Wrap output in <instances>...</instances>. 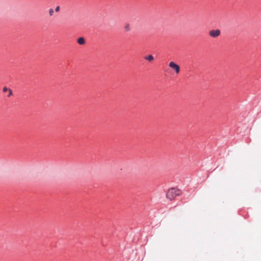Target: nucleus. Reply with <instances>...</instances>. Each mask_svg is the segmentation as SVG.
Returning <instances> with one entry per match:
<instances>
[{"label":"nucleus","instance_id":"obj_1","mask_svg":"<svg viewBox=\"0 0 261 261\" xmlns=\"http://www.w3.org/2000/svg\"><path fill=\"white\" fill-rule=\"evenodd\" d=\"M181 191L176 188H171L168 190L166 194V197L170 200H173L176 196L180 195Z\"/></svg>","mask_w":261,"mask_h":261},{"label":"nucleus","instance_id":"obj_2","mask_svg":"<svg viewBox=\"0 0 261 261\" xmlns=\"http://www.w3.org/2000/svg\"><path fill=\"white\" fill-rule=\"evenodd\" d=\"M169 66L173 70L175 71L176 74H178L180 72V67L178 65L175 63L174 62H170L169 64Z\"/></svg>","mask_w":261,"mask_h":261},{"label":"nucleus","instance_id":"obj_3","mask_svg":"<svg viewBox=\"0 0 261 261\" xmlns=\"http://www.w3.org/2000/svg\"><path fill=\"white\" fill-rule=\"evenodd\" d=\"M221 34V31L219 29L212 30L209 32V35L211 37L213 38H217Z\"/></svg>","mask_w":261,"mask_h":261},{"label":"nucleus","instance_id":"obj_4","mask_svg":"<svg viewBox=\"0 0 261 261\" xmlns=\"http://www.w3.org/2000/svg\"><path fill=\"white\" fill-rule=\"evenodd\" d=\"M77 42L80 45H84L86 43L85 40L83 37H80L77 40Z\"/></svg>","mask_w":261,"mask_h":261},{"label":"nucleus","instance_id":"obj_5","mask_svg":"<svg viewBox=\"0 0 261 261\" xmlns=\"http://www.w3.org/2000/svg\"><path fill=\"white\" fill-rule=\"evenodd\" d=\"M144 59L146 60H147L149 62H152L154 60V58L151 55H149L147 56H145L144 57Z\"/></svg>","mask_w":261,"mask_h":261},{"label":"nucleus","instance_id":"obj_6","mask_svg":"<svg viewBox=\"0 0 261 261\" xmlns=\"http://www.w3.org/2000/svg\"><path fill=\"white\" fill-rule=\"evenodd\" d=\"M48 13H49V16H52L53 15V14H54V9H52V8L49 9Z\"/></svg>","mask_w":261,"mask_h":261},{"label":"nucleus","instance_id":"obj_7","mask_svg":"<svg viewBox=\"0 0 261 261\" xmlns=\"http://www.w3.org/2000/svg\"><path fill=\"white\" fill-rule=\"evenodd\" d=\"M124 29L126 31H129L130 29L129 24H126L124 26Z\"/></svg>","mask_w":261,"mask_h":261},{"label":"nucleus","instance_id":"obj_8","mask_svg":"<svg viewBox=\"0 0 261 261\" xmlns=\"http://www.w3.org/2000/svg\"><path fill=\"white\" fill-rule=\"evenodd\" d=\"M12 95V91L11 89H9V94L8 95V97H10Z\"/></svg>","mask_w":261,"mask_h":261},{"label":"nucleus","instance_id":"obj_9","mask_svg":"<svg viewBox=\"0 0 261 261\" xmlns=\"http://www.w3.org/2000/svg\"><path fill=\"white\" fill-rule=\"evenodd\" d=\"M60 6H57V7H56V9H55V11H56V12H59V11H60Z\"/></svg>","mask_w":261,"mask_h":261},{"label":"nucleus","instance_id":"obj_10","mask_svg":"<svg viewBox=\"0 0 261 261\" xmlns=\"http://www.w3.org/2000/svg\"><path fill=\"white\" fill-rule=\"evenodd\" d=\"M3 92H6L7 91H9V89L7 87H5L3 88Z\"/></svg>","mask_w":261,"mask_h":261}]
</instances>
